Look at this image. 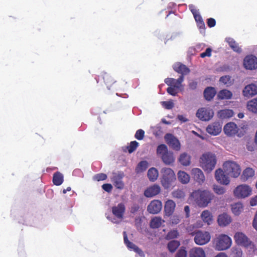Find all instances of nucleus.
<instances>
[{"instance_id": "40", "label": "nucleus", "mask_w": 257, "mask_h": 257, "mask_svg": "<svg viewBox=\"0 0 257 257\" xmlns=\"http://www.w3.org/2000/svg\"><path fill=\"white\" fill-rule=\"evenodd\" d=\"M179 180L183 184H187L189 182L190 176L184 171H179L178 173Z\"/></svg>"}, {"instance_id": "51", "label": "nucleus", "mask_w": 257, "mask_h": 257, "mask_svg": "<svg viewBox=\"0 0 257 257\" xmlns=\"http://www.w3.org/2000/svg\"><path fill=\"white\" fill-rule=\"evenodd\" d=\"M145 137V132L142 129L137 131L135 137L138 140H142Z\"/></svg>"}, {"instance_id": "35", "label": "nucleus", "mask_w": 257, "mask_h": 257, "mask_svg": "<svg viewBox=\"0 0 257 257\" xmlns=\"http://www.w3.org/2000/svg\"><path fill=\"white\" fill-rule=\"evenodd\" d=\"M226 42L230 48L235 52L240 53L241 52V49L239 47L238 44L231 38L226 39Z\"/></svg>"}, {"instance_id": "11", "label": "nucleus", "mask_w": 257, "mask_h": 257, "mask_svg": "<svg viewBox=\"0 0 257 257\" xmlns=\"http://www.w3.org/2000/svg\"><path fill=\"white\" fill-rule=\"evenodd\" d=\"M165 139L167 144L172 149L176 151H179L181 148L179 141L171 134H167L165 136Z\"/></svg>"}, {"instance_id": "37", "label": "nucleus", "mask_w": 257, "mask_h": 257, "mask_svg": "<svg viewBox=\"0 0 257 257\" xmlns=\"http://www.w3.org/2000/svg\"><path fill=\"white\" fill-rule=\"evenodd\" d=\"M201 218L203 221L209 225L212 221V215L210 211L208 210L203 211L201 215Z\"/></svg>"}, {"instance_id": "6", "label": "nucleus", "mask_w": 257, "mask_h": 257, "mask_svg": "<svg viewBox=\"0 0 257 257\" xmlns=\"http://www.w3.org/2000/svg\"><path fill=\"white\" fill-rule=\"evenodd\" d=\"M223 168L228 174L234 178L239 176L241 172L240 166L233 161H226L223 164Z\"/></svg>"}, {"instance_id": "53", "label": "nucleus", "mask_w": 257, "mask_h": 257, "mask_svg": "<svg viewBox=\"0 0 257 257\" xmlns=\"http://www.w3.org/2000/svg\"><path fill=\"white\" fill-rule=\"evenodd\" d=\"M173 196L177 198H181L184 197V192L181 190H177L173 192Z\"/></svg>"}, {"instance_id": "28", "label": "nucleus", "mask_w": 257, "mask_h": 257, "mask_svg": "<svg viewBox=\"0 0 257 257\" xmlns=\"http://www.w3.org/2000/svg\"><path fill=\"white\" fill-rule=\"evenodd\" d=\"M189 257H206V255L202 248L194 247L189 251Z\"/></svg>"}, {"instance_id": "29", "label": "nucleus", "mask_w": 257, "mask_h": 257, "mask_svg": "<svg viewBox=\"0 0 257 257\" xmlns=\"http://www.w3.org/2000/svg\"><path fill=\"white\" fill-rule=\"evenodd\" d=\"M216 93L214 87H208L204 91V96L206 100L210 101L212 100Z\"/></svg>"}, {"instance_id": "60", "label": "nucleus", "mask_w": 257, "mask_h": 257, "mask_svg": "<svg viewBox=\"0 0 257 257\" xmlns=\"http://www.w3.org/2000/svg\"><path fill=\"white\" fill-rule=\"evenodd\" d=\"M188 86L190 89L195 90L197 88V82L195 81L192 80L189 82Z\"/></svg>"}, {"instance_id": "48", "label": "nucleus", "mask_w": 257, "mask_h": 257, "mask_svg": "<svg viewBox=\"0 0 257 257\" xmlns=\"http://www.w3.org/2000/svg\"><path fill=\"white\" fill-rule=\"evenodd\" d=\"M213 189L214 192L218 195H222L225 192V189L224 187L217 185H213Z\"/></svg>"}, {"instance_id": "13", "label": "nucleus", "mask_w": 257, "mask_h": 257, "mask_svg": "<svg viewBox=\"0 0 257 257\" xmlns=\"http://www.w3.org/2000/svg\"><path fill=\"white\" fill-rule=\"evenodd\" d=\"M235 242L239 245L245 247L248 246L250 244V241L248 238L242 232H237L234 236Z\"/></svg>"}, {"instance_id": "58", "label": "nucleus", "mask_w": 257, "mask_h": 257, "mask_svg": "<svg viewBox=\"0 0 257 257\" xmlns=\"http://www.w3.org/2000/svg\"><path fill=\"white\" fill-rule=\"evenodd\" d=\"M102 188L104 191L107 192H110L112 189V186L111 184L108 183L104 184L102 185Z\"/></svg>"}, {"instance_id": "5", "label": "nucleus", "mask_w": 257, "mask_h": 257, "mask_svg": "<svg viewBox=\"0 0 257 257\" xmlns=\"http://www.w3.org/2000/svg\"><path fill=\"white\" fill-rule=\"evenodd\" d=\"M231 239L228 235L221 234L215 240V248L218 250H223L229 248L231 245Z\"/></svg>"}, {"instance_id": "57", "label": "nucleus", "mask_w": 257, "mask_h": 257, "mask_svg": "<svg viewBox=\"0 0 257 257\" xmlns=\"http://www.w3.org/2000/svg\"><path fill=\"white\" fill-rule=\"evenodd\" d=\"M207 24L209 28H212L215 26L216 21L213 18H209L207 20Z\"/></svg>"}, {"instance_id": "24", "label": "nucleus", "mask_w": 257, "mask_h": 257, "mask_svg": "<svg viewBox=\"0 0 257 257\" xmlns=\"http://www.w3.org/2000/svg\"><path fill=\"white\" fill-rule=\"evenodd\" d=\"M243 94L247 97L257 94V86L253 84L246 85L243 90Z\"/></svg>"}, {"instance_id": "14", "label": "nucleus", "mask_w": 257, "mask_h": 257, "mask_svg": "<svg viewBox=\"0 0 257 257\" xmlns=\"http://www.w3.org/2000/svg\"><path fill=\"white\" fill-rule=\"evenodd\" d=\"M162 208V202L159 200H154L148 205L147 210L150 213L155 214L160 212Z\"/></svg>"}, {"instance_id": "17", "label": "nucleus", "mask_w": 257, "mask_h": 257, "mask_svg": "<svg viewBox=\"0 0 257 257\" xmlns=\"http://www.w3.org/2000/svg\"><path fill=\"white\" fill-rule=\"evenodd\" d=\"M161 187L158 184H154L148 187L144 191V195L148 198L154 197L161 192Z\"/></svg>"}, {"instance_id": "18", "label": "nucleus", "mask_w": 257, "mask_h": 257, "mask_svg": "<svg viewBox=\"0 0 257 257\" xmlns=\"http://www.w3.org/2000/svg\"><path fill=\"white\" fill-rule=\"evenodd\" d=\"M184 79V76H180L177 79L172 78H166L165 80V82L170 86L174 87L179 89H181V87H182V89H183V86L181 84L183 82Z\"/></svg>"}, {"instance_id": "23", "label": "nucleus", "mask_w": 257, "mask_h": 257, "mask_svg": "<svg viewBox=\"0 0 257 257\" xmlns=\"http://www.w3.org/2000/svg\"><path fill=\"white\" fill-rule=\"evenodd\" d=\"M174 70L181 74V76H184V75L189 74L190 70L185 65L180 63H176L173 66Z\"/></svg>"}, {"instance_id": "47", "label": "nucleus", "mask_w": 257, "mask_h": 257, "mask_svg": "<svg viewBox=\"0 0 257 257\" xmlns=\"http://www.w3.org/2000/svg\"><path fill=\"white\" fill-rule=\"evenodd\" d=\"M187 252L184 247H181L177 252L175 257H187Z\"/></svg>"}, {"instance_id": "31", "label": "nucleus", "mask_w": 257, "mask_h": 257, "mask_svg": "<svg viewBox=\"0 0 257 257\" xmlns=\"http://www.w3.org/2000/svg\"><path fill=\"white\" fill-rule=\"evenodd\" d=\"M64 181L63 175L60 172H56L53 174V183L55 185H61Z\"/></svg>"}, {"instance_id": "34", "label": "nucleus", "mask_w": 257, "mask_h": 257, "mask_svg": "<svg viewBox=\"0 0 257 257\" xmlns=\"http://www.w3.org/2000/svg\"><path fill=\"white\" fill-rule=\"evenodd\" d=\"M254 174V170L250 168H247L242 173L241 179L243 181H246L248 178L252 177Z\"/></svg>"}, {"instance_id": "45", "label": "nucleus", "mask_w": 257, "mask_h": 257, "mask_svg": "<svg viewBox=\"0 0 257 257\" xmlns=\"http://www.w3.org/2000/svg\"><path fill=\"white\" fill-rule=\"evenodd\" d=\"M179 235V233L177 230H172L169 231L166 236V238L168 240L177 238Z\"/></svg>"}, {"instance_id": "44", "label": "nucleus", "mask_w": 257, "mask_h": 257, "mask_svg": "<svg viewBox=\"0 0 257 257\" xmlns=\"http://www.w3.org/2000/svg\"><path fill=\"white\" fill-rule=\"evenodd\" d=\"M219 113L221 116L223 117L224 118H228L231 117L233 115V112L232 110L224 109L220 110Z\"/></svg>"}, {"instance_id": "63", "label": "nucleus", "mask_w": 257, "mask_h": 257, "mask_svg": "<svg viewBox=\"0 0 257 257\" xmlns=\"http://www.w3.org/2000/svg\"><path fill=\"white\" fill-rule=\"evenodd\" d=\"M184 211L186 213V217L187 218L190 215V207L189 206L186 205L184 207Z\"/></svg>"}, {"instance_id": "41", "label": "nucleus", "mask_w": 257, "mask_h": 257, "mask_svg": "<svg viewBox=\"0 0 257 257\" xmlns=\"http://www.w3.org/2000/svg\"><path fill=\"white\" fill-rule=\"evenodd\" d=\"M242 204L240 202L234 203L231 205L232 211L235 215H238L242 211Z\"/></svg>"}, {"instance_id": "3", "label": "nucleus", "mask_w": 257, "mask_h": 257, "mask_svg": "<svg viewBox=\"0 0 257 257\" xmlns=\"http://www.w3.org/2000/svg\"><path fill=\"white\" fill-rule=\"evenodd\" d=\"M161 184L165 189H168L172 186L176 180L175 174L172 169L166 167L161 170Z\"/></svg>"}, {"instance_id": "50", "label": "nucleus", "mask_w": 257, "mask_h": 257, "mask_svg": "<svg viewBox=\"0 0 257 257\" xmlns=\"http://www.w3.org/2000/svg\"><path fill=\"white\" fill-rule=\"evenodd\" d=\"M107 178V175L104 173H99L96 174L93 177V179L96 181H103L106 180Z\"/></svg>"}, {"instance_id": "55", "label": "nucleus", "mask_w": 257, "mask_h": 257, "mask_svg": "<svg viewBox=\"0 0 257 257\" xmlns=\"http://www.w3.org/2000/svg\"><path fill=\"white\" fill-rule=\"evenodd\" d=\"M212 49L208 48L206 49L205 51L201 53L200 56L201 58H204L206 56L210 57L211 55Z\"/></svg>"}, {"instance_id": "22", "label": "nucleus", "mask_w": 257, "mask_h": 257, "mask_svg": "<svg viewBox=\"0 0 257 257\" xmlns=\"http://www.w3.org/2000/svg\"><path fill=\"white\" fill-rule=\"evenodd\" d=\"M176 207L175 202L171 199L167 200L164 205L165 214L167 216H170L173 214Z\"/></svg>"}, {"instance_id": "46", "label": "nucleus", "mask_w": 257, "mask_h": 257, "mask_svg": "<svg viewBox=\"0 0 257 257\" xmlns=\"http://www.w3.org/2000/svg\"><path fill=\"white\" fill-rule=\"evenodd\" d=\"M231 255L232 257H242V250L240 248L233 247L232 249Z\"/></svg>"}, {"instance_id": "59", "label": "nucleus", "mask_w": 257, "mask_h": 257, "mask_svg": "<svg viewBox=\"0 0 257 257\" xmlns=\"http://www.w3.org/2000/svg\"><path fill=\"white\" fill-rule=\"evenodd\" d=\"M180 221V217L177 215H174L171 218V222L173 224H177Z\"/></svg>"}, {"instance_id": "64", "label": "nucleus", "mask_w": 257, "mask_h": 257, "mask_svg": "<svg viewBox=\"0 0 257 257\" xmlns=\"http://www.w3.org/2000/svg\"><path fill=\"white\" fill-rule=\"evenodd\" d=\"M252 225L253 227L257 230V211L253 220Z\"/></svg>"}, {"instance_id": "36", "label": "nucleus", "mask_w": 257, "mask_h": 257, "mask_svg": "<svg viewBox=\"0 0 257 257\" xmlns=\"http://www.w3.org/2000/svg\"><path fill=\"white\" fill-rule=\"evenodd\" d=\"M164 222V220H163L161 217H155L151 219L150 225L152 228H158L161 226L162 222Z\"/></svg>"}, {"instance_id": "39", "label": "nucleus", "mask_w": 257, "mask_h": 257, "mask_svg": "<svg viewBox=\"0 0 257 257\" xmlns=\"http://www.w3.org/2000/svg\"><path fill=\"white\" fill-rule=\"evenodd\" d=\"M247 107L250 111L257 113V98L249 101L247 104Z\"/></svg>"}, {"instance_id": "8", "label": "nucleus", "mask_w": 257, "mask_h": 257, "mask_svg": "<svg viewBox=\"0 0 257 257\" xmlns=\"http://www.w3.org/2000/svg\"><path fill=\"white\" fill-rule=\"evenodd\" d=\"M251 193V188L246 185H240L238 186L233 191L234 196L239 198L246 197L249 196Z\"/></svg>"}, {"instance_id": "16", "label": "nucleus", "mask_w": 257, "mask_h": 257, "mask_svg": "<svg viewBox=\"0 0 257 257\" xmlns=\"http://www.w3.org/2000/svg\"><path fill=\"white\" fill-rule=\"evenodd\" d=\"M243 65L247 69H255L257 68V58L252 55L246 56L244 59Z\"/></svg>"}, {"instance_id": "7", "label": "nucleus", "mask_w": 257, "mask_h": 257, "mask_svg": "<svg viewBox=\"0 0 257 257\" xmlns=\"http://www.w3.org/2000/svg\"><path fill=\"white\" fill-rule=\"evenodd\" d=\"M224 133L228 136H234L237 134V136L239 137L242 136L245 134V131L240 130L238 128L237 125L234 122H229L225 125L223 128Z\"/></svg>"}, {"instance_id": "43", "label": "nucleus", "mask_w": 257, "mask_h": 257, "mask_svg": "<svg viewBox=\"0 0 257 257\" xmlns=\"http://www.w3.org/2000/svg\"><path fill=\"white\" fill-rule=\"evenodd\" d=\"M139 146V143L136 141H132L130 143L129 146L127 147V149L130 154L134 152Z\"/></svg>"}, {"instance_id": "61", "label": "nucleus", "mask_w": 257, "mask_h": 257, "mask_svg": "<svg viewBox=\"0 0 257 257\" xmlns=\"http://www.w3.org/2000/svg\"><path fill=\"white\" fill-rule=\"evenodd\" d=\"M197 26L199 29H200V30L202 29L203 31L205 30V24H204V22L203 21L202 22H199L197 23Z\"/></svg>"}, {"instance_id": "12", "label": "nucleus", "mask_w": 257, "mask_h": 257, "mask_svg": "<svg viewBox=\"0 0 257 257\" xmlns=\"http://www.w3.org/2000/svg\"><path fill=\"white\" fill-rule=\"evenodd\" d=\"M123 177L124 174L122 172L112 173V177L111 178V181L113 182V185L116 188L119 189L123 188L124 183L122 181Z\"/></svg>"}, {"instance_id": "15", "label": "nucleus", "mask_w": 257, "mask_h": 257, "mask_svg": "<svg viewBox=\"0 0 257 257\" xmlns=\"http://www.w3.org/2000/svg\"><path fill=\"white\" fill-rule=\"evenodd\" d=\"M215 178L219 183L223 185H227L230 182L228 176L224 174V172L221 169H218L215 171Z\"/></svg>"}, {"instance_id": "10", "label": "nucleus", "mask_w": 257, "mask_h": 257, "mask_svg": "<svg viewBox=\"0 0 257 257\" xmlns=\"http://www.w3.org/2000/svg\"><path fill=\"white\" fill-rule=\"evenodd\" d=\"M210 240V235L208 232H202L199 231L195 234L194 237L195 242L198 245H204L208 242Z\"/></svg>"}, {"instance_id": "25", "label": "nucleus", "mask_w": 257, "mask_h": 257, "mask_svg": "<svg viewBox=\"0 0 257 257\" xmlns=\"http://www.w3.org/2000/svg\"><path fill=\"white\" fill-rule=\"evenodd\" d=\"M100 77H102L103 81L108 89L115 82L114 79L108 73L102 72L100 76H98V78H96L97 82H98Z\"/></svg>"}, {"instance_id": "42", "label": "nucleus", "mask_w": 257, "mask_h": 257, "mask_svg": "<svg viewBox=\"0 0 257 257\" xmlns=\"http://www.w3.org/2000/svg\"><path fill=\"white\" fill-rule=\"evenodd\" d=\"M148 167V163L146 161H141L136 168V172L137 173L145 171Z\"/></svg>"}, {"instance_id": "2", "label": "nucleus", "mask_w": 257, "mask_h": 257, "mask_svg": "<svg viewBox=\"0 0 257 257\" xmlns=\"http://www.w3.org/2000/svg\"><path fill=\"white\" fill-rule=\"evenodd\" d=\"M200 166L208 173L211 172L216 164V156L214 154L208 152L203 154L200 158Z\"/></svg>"}, {"instance_id": "54", "label": "nucleus", "mask_w": 257, "mask_h": 257, "mask_svg": "<svg viewBox=\"0 0 257 257\" xmlns=\"http://www.w3.org/2000/svg\"><path fill=\"white\" fill-rule=\"evenodd\" d=\"M163 106L167 109H171L174 107V103L172 101H163Z\"/></svg>"}, {"instance_id": "62", "label": "nucleus", "mask_w": 257, "mask_h": 257, "mask_svg": "<svg viewBox=\"0 0 257 257\" xmlns=\"http://www.w3.org/2000/svg\"><path fill=\"white\" fill-rule=\"evenodd\" d=\"M250 204L252 206L257 205V195L250 200Z\"/></svg>"}, {"instance_id": "32", "label": "nucleus", "mask_w": 257, "mask_h": 257, "mask_svg": "<svg viewBox=\"0 0 257 257\" xmlns=\"http://www.w3.org/2000/svg\"><path fill=\"white\" fill-rule=\"evenodd\" d=\"M147 175L150 181L154 182L158 177V171L155 168L152 167L149 169Z\"/></svg>"}, {"instance_id": "26", "label": "nucleus", "mask_w": 257, "mask_h": 257, "mask_svg": "<svg viewBox=\"0 0 257 257\" xmlns=\"http://www.w3.org/2000/svg\"><path fill=\"white\" fill-rule=\"evenodd\" d=\"M123 239L124 243L129 249L134 250L136 252L138 253L140 255L143 254V251L136 245L131 242L128 239L127 235L125 231L123 232Z\"/></svg>"}, {"instance_id": "38", "label": "nucleus", "mask_w": 257, "mask_h": 257, "mask_svg": "<svg viewBox=\"0 0 257 257\" xmlns=\"http://www.w3.org/2000/svg\"><path fill=\"white\" fill-rule=\"evenodd\" d=\"M180 242L178 240H173L168 242L167 248L170 252L173 253L180 246Z\"/></svg>"}, {"instance_id": "56", "label": "nucleus", "mask_w": 257, "mask_h": 257, "mask_svg": "<svg viewBox=\"0 0 257 257\" xmlns=\"http://www.w3.org/2000/svg\"><path fill=\"white\" fill-rule=\"evenodd\" d=\"M192 14H193L194 19L196 22V23H198L199 22L203 21V19L201 15L199 14H197L195 11H191Z\"/></svg>"}, {"instance_id": "1", "label": "nucleus", "mask_w": 257, "mask_h": 257, "mask_svg": "<svg viewBox=\"0 0 257 257\" xmlns=\"http://www.w3.org/2000/svg\"><path fill=\"white\" fill-rule=\"evenodd\" d=\"M190 196L199 206L202 207L207 206L214 197L210 191L201 189L193 191Z\"/></svg>"}, {"instance_id": "21", "label": "nucleus", "mask_w": 257, "mask_h": 257, "mask_svg": "<svg viewBox=\"0 0 257 257\" xmlns=\"http://www.w3.org/2000/svg\"><path fill=\"white\" fill-rule=\"evenodd\" d=\"M192 177L199 184H202L205 181V176L203 172L199 168H193L191 171Z\"/></svg>"}, {"instance_id": "27", "label": "nucleus", "mask_w": 257, "mask_h": 257, "mask_svg": "<svg viewBox=\"0 0 257 257\" xmlns=\"http://www.w3.org/2000/svg\"><path fill=\"white\" fill-rule=\"evenodd\" d=\"M217 221L220 226H225L231 222V218L227 214L223 213L218 216Z\"/></svg>"}, {"instance_id": "19", "label": "nucleus", "mask_w": 257, "mask_h": 257, "mask_svg": "<svg viewBox=\"0 0 257 257\" xmlns=\"http://www.w3.org/2000/svg\"><path fill=\"white\" fill-rule=\"evenodd\" d=\"M125 211V206L122 203L112 207V214L118 219H121L123 218Z\"/></svg>"}, {"instance_id": "49", "label": "nucleus", "mask_w": 257, "mask_h": 257, "mask_svg": "<svg viewBox=\"0 0 257 257\" xmlns=\"http://www.w3.org/2000/svg\"><path fill=\"white\" fill-rule=\"evenodd\" d=\"M219 81L224 84L228 85L231 84V77L229 76L225 75L220 78Z\"/></svg>"}, {"instance_id": "30", "label": "nucleus", "mask_w": 257, "mask_h": 257, "mask_svg": "<svg viewBox=\"0 0 257 257\" xmlns=\"http://www.w3.org/2000/svg\"><path fill=\"white\" fill-rule=\"evenodd\" d=\"M179 162L184 166H189L191 163V157L186 153H183L180 155Z\"/></svg>"}, {"instance_id": "33", "label": "nucleus", "mask_w": 257, "mask_h": 257, "mask_svg": "<svg viewBox=\"0 0 257 257\" xmlns=\"http://www.w3.org/2000/svg\"><path fill=\"white\" fill-rule=\"evenodd\" d=\"M232 96V92L227 89H223L220 90L218 94L217 97L219 99H229Z\"/></svg>"}, {"instance_id": "4", "label": "nucleus", "mask_w": 257, "mask_h": 257, "mask_svg": "<svg viewBox=\"0 0 257 257\" xmlns=\"http://www.w3.org/2000/svg\"><path fill=\"white\" fill-rule=\"evenodd\" d=\"M157 154L161 158L162 162L166 165H171L175 162V158L173 152L168 151L167 146L161 144L157 148Z\"/></svg>"}, {"instance_id": "20", "label": "nucleus", "mask_w": 257, "mask_h": 257, "mask_svg": "<svg viewBox=\"0 0 257 257\" xmlns=\"http://www.w3.org/2000/svg\"><path fill=\"white\" fill-rule=\"evenodd\" d=\"M221 125L218 122H214L209 125L206 128V131L210 135L216 136L221 131Z\"/></svg>"}, {"instance_id": "52", "label": "nucleus", "mask_w": 257, "mask_h": 257, "mask_svg": "<svg viewBox=\"0 0 257 257\" xmlns=\"http://www.w3.org/2000/svg\"><path fill=\"white\" fill-rule=\"evenodd\" d=\"M179 89V88H177L174 87L170 86L167 89V92L168 93L171 95L175 96L178 93V89Z\"/></svg>"}, {"instance_id": "9", "label": "nucleus", "mask_w": 257, "mask_h": 257, "mask_svg": "<svg viewBox=\"0 0 257 257\" xmlns=\"http://www.w3.org/2000/svg\"><path fill=\"white\" fill-rule=\"evenodd\" d=\"M213 110L209 108L202 107L199 108L196 112V116L203 121H208L213 116Z\"/></svg>"}]
</instances>
